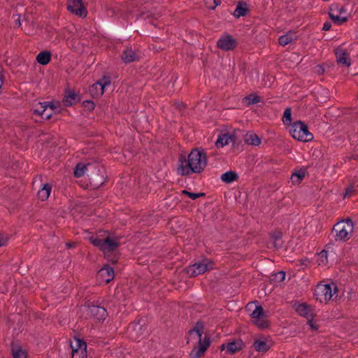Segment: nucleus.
Listing matches in <instances>:
<instances>
[{
	"label": "nucleus",
	"instance_id": "26",
	"mask_svg": "<svg viewBox=\"0 0 358 358\" xmlns=\"http://www.w3.org/2000/svg\"><path fill=\"white\" fill-rule=\"evenodd\" d=\"M238 45L237 41L231 36L225 34V50H233Z\"/></svg>",
	"mask_w": 358,
	"mask_h": 358
},
{
	"label": "nucleus",
	"instance_id": "6",
	"mask_svg": "<svg viewBox=\"0 0 358 358\" xmlns=\"http://www.w3.org/2000/svg\"><path fill=\"white\" fill-rule=\"evenodd\" d=\"M289 133L294 138L300 141L308 142L313 138V135L309 132L307 125L301 121L292 124Z\"/></svg>",
	"mask_w": 358,
	"mask_h": 358
},
{
	"label": "nucleus",
	"instance_id": "8",
	"mask_svg": "<svg viewBox=\"0 0 358 358\" xmlns=\"http://www.w3.org/2000/svg\"><path fill=\"white\" fill-rule=\"evenodd\" d=\"M212 268V262L206 259L187 266L185 268V271L189 277H195L203 274Z\"/></svg>",
	"mask_w": 358,
	"mask_h": 358
},
{
	"label": "nucleus",
	"instance_id": "45",
	"mask_svg": "<svg viewBox=\"0 0 358 358\" xmlns=\"http://www.w3.org/2000/svg\"><path fill=\"white\" fill-rule=\"evenodd\" d=\"M8 242L7 236L0 234V247L4 246Z\"/></svg>",
	"mask_w": 358,
	"mask_h": 358
},
{
	"label": "nucleus",
	"instance_id": "25",
	"mask_svg": "<svg viewBox=\"0 0 358 358\" xmlns=\"http://www.w3.org/2000/svg\"><path fill=\"white\" fill-rule=\"evenodd\" d=\"M254 348L258 352H266L269 350L271 345L267 341L256 340L253 343Z\"/></svg>",
	"mask_w": 358,
	"mask_h": 358
},
{
	"label": "nucleus",
	"instance_id": "21",
	"mask_svg": "<svg viewBox=\"0 0 358 358\" xmlns=\"http://www.w3.org/2000/svg\"><path fill=\"white\" fill-rule=\"evenodd\" d=\"M86 345H87L84 341L79 338H76L74 342L71 343V358L76 357L78 351L83 348V346Z\"/></svg>",
	"mask_w": 358,
	"mask_h": 358
},
{
	"label": "nucleus",
	"instance_id": "50",
	"mask_svg": "<svg viewBox=\"0 0 358 358\" xmlns=\"http://www.w3.org/2000/svg\"><path fill=\"white\" fill-rule=\"evenodd\" d=\"M217 45L219 48L224 49V39L222 38H220L218 40Z\"/></svg>",
	"mask_w": 358,
	"mask_h": 358
},
{
	"label": "nucleus",
	"instance_id": "49",
	"mask_svg": "<svg viewBox=\"0 0 358 358\" xmlns=\"http://www.w3.org/2000/svg\"><path fill=\"white\" fill-rule=\"evenodd\" d=\"M17 17L15 20V26L20 27L21 26V22H20V15L19 14L13 15V17Z\"/></svg>",
	"mask_w": 358,
	"mask_h": 358
},
{
	"label": "nucleus",
	"instance_id": "37",
	"mask_svg": "<svg viewBox=\"0 0 358 358\" xmlns=\"http://www.w3.org/2000/svg\"><path fill=\"white\" fill-rule=\"evenodd\" d=\"M224 134H220L216 141L215 142V146L216 147V148L217 149H220V148H222L224 147Z\"/></svg>",
	"mask_w": 358,
	"mask_h": 358
},
{
	"label": "nucleus",
	"instance_id": "14",
	"mask_svg": "<svg viewBox=\"0 0 358 358\" xmlns=\"http://www.w3.org/2000/svg\"><path fill=\"white\" fill-rule=\"evenodd\" d=\"M88 309L90 314L98 320L105 319L107 315L106 310L102 306L92 305Z\"/></svg>",
	"mask_w": 358,
	"mask_h": 358
},
{
	"label": "nucleus",
	"instance_id": "34",
	"mask_svg": "<svg viewBox=\"0 0 358 358\" xmlns=\"http://www.w3.org/2000/svg\"><path fill=\"white\" fill-rule=\"evenodd\" d=\"M292 121V111L291 108H287L285 110L283 117H282V122L285 124H289Z\"/></svg>",
	"mask_w": 358,
	"mask_h": 358
},
{
	"label": "nucleus",
	"instance_id": "22",
	"mask_svg": "<svg viewBox=\"0 0 358 358\" xmlns=\"http://www.w3.org/2000/svg\"><path fill=\"white\" fill-rule=\"evenodd\" d=\"M245 142L250 145H259L261 143V139L253 132H248L245 136Z\"/></svg>",
	"mask_w": 358,
	"mask_h": 358
},
{
	"label": "nucleus",
	"instance_id": "36",
	"mask_svg": "<svg viewBox=\"0 0 358 358\" xmlns=\"http://www.w3.org/2000/svg\"><path fill=\"white\" fill-rule=\"evenodd\" d=\"M182 194L187 195L188 197H189L192 200H195V199H198V198H199L201 196H205V194L202 193V192H200V193H193V192H189L186 191V190L182 191Z\"/></svg>",
	"mask_w": 358,
	"mask_h": 358
},
{
	"label": "nucleus",
	"instance_id": "28",
	"mask_svg": "<svg viewBox=\"0 0 358 358\" xmlns=\"http://www.w3.org/2000/svg\"><path fill=\"white\" fill-rule=\"evenodd\" d=\"M261 101V97L255 94H250L243 99V102L246 106H250Z\"/></svg>",
	"mask_w": 358,
	"mask_h": 358
},
{
	"label": "nucleus",
	"instance_id": "19",
	"mask_svg": "<svg viewBox=\"0 0 358 358\" xmlns=\"http://www.w3.org/2000/svg\"><path fill=\"white\" fill-rule=\"evenodd\" d=\"M11 353L13 358H26L27 355V352L20 345L13 343L11 344Z\"/></svg>",
	"mask_w": 358,
	"mask_h": 358
},
{
	"label": "nucleus",
	"instance_id": "2",
	"mask_svg": "<svg viewBox=\"0 0 358 358\" xmlns=\"http://www.w3.org/2000/svg\"><path fill=\"white\" fill-rule=\"evenodd\" d=\"M203 325L201 322H196L194 327L189 331L187 343L194 344L189 356L190 358H200L207 350L210 345L209 338L205 336L203 338Z\"/></svg>",
	"mask_w": 358,
	"mask_h": 358
},
{
	"label": "nucleus",
	"instance_id": "46",
	"mask_svg": "<svg viewBox=\"0 0 358 358\" xmlns=\"http://www.w3.org/2000/svg\"><path fill=\"white\" fill-rule=\"evenodd\" d=\"M281 237H282V235H281L280 232L275 233L273 235V239L275 246H276L278 241L279 240H280Z\"/></svg>",
	"mask_w": 358,
	"mask_h": 358
},
{
	"label": "nucleus",
	"instance_id": "55",
	"mask_svg": "<svg viewBox=\"0 0 358 358\" xmlns=\"http://www.w3.org/2000/svg\"><path fill=\"white\" fill-rule=\"evenodd\" d=\"M113 263L116 262L117 259H110Z\"/></svg>",
	"mask_w": 358,
	"mask_h": 358
},
{
	"label": "nucleus",
	"instance_id": "5",
	"mask_svg": "<svg viewBox=\"0 0 358 358\" xmlns=\"http://www.w3.org/2000/svg\"><path fill=\"white\" fill-rule=\"evenodd\" d=\"M354 224L350 218L337 222L333 227L332 233L336 241H346L353 232Z\"/></svg>",
	"mask_w": 358,
	"mask_h": 358
},
{
	"label": "nucleus",
	"instance_id": "9",
	"mask_svg": "<svg viewBox=\"0 0 358 358\" xmlns=\"http://www.w3.org/2000/svg\"><path fill=\"white\" fill-rule=\"evenodd\" d=\"M344 6L338 3H332L329 8V15L334 23L341 24L348 20L347 17L340 16L341 14L345 13Z\"/></svg>",
	"mask_w": 358,
	"mask_h": 358
},
{
	"label": "nucleus",
	"instance_id": "12",
	"mask_svg": "<svg viewBox=\"0 0 358 358\" xmlns=\"http://www.w3.org/2000/svg\"><path fill=\"white\" fill-rule=\"evenodd\" d=\"M96 164L78 163L75 167L74 176L76 178H80L84 176L85 175H87L89 176V173L92 172V169H96Z\"/></svg>",
	"mask_w": 358,
	"mask_h": 358
},
{
	"label": "nucleus",
	"instance_id": "53",
	"mask_svg": "<svg viewBox=\"0 0 358 358\" xmlns=\"http://www.w3.org/2000/svg\"><path fill=\"white\" fill-rule=\"evenodd\" d=\"M220 179L224 181V173L221 175Z\"/></svg>",
	"mask_w": 358,
	"mask_h": 358
},
{
	"label": "nucleus",
	"instance_id": "4",
	"mask_svg": "<svg viewBox=\"0 0 358 358\" xmlns=\"http://www.w3.org/2000/svg\"><path fill=\"white\" fill-rule=\"evenodd\" d=\"M245 310L248 312H250V315L252 322L258 328L262 329L268 328L270 322L267 320L266 314L261 306L257 305L255 302H250L247 304Z\"/></svg>",
	"mask_w": 358,
	"mask_h": 358
},
{
	"label": "nucleus",
	"instance_id": "20",
	"mask_svg": "<svg viewBox=\"0 0 358 358\" xmlns=\"http://www.w3.org/2000/svg\"><path fill=\"white\" fill-rule=\"evenodd\" d=\"M52 190V186L49 183L43 185V187L38 192V197L41 201H45L49 197Z\"/></svg>",
	"mask_w": 358,
	"mask_h": 358
},
{
	"label": "nucleus",
	"instance_id": "33",
	"mask_svg": "<svg viewBox=\"0 0 358 358\" xmlns=\"http://www.w3.org/2000/svg\"><path fill=\"white\" fill-rule=\"evenodd\" d=\"M238 178V174L233 171L225 172V183H230L237 180Z\"/></svg>",
	"mask_w": 358,
	"mask_h": 358
},
{
	"label": "nucleus",
	"instance_id": "52",
	"mask_svg": "<svg viewBox=\"0 0 358 358\" xmlns=\"http://www.w3.org/2000/svg\"><path fill=\"white\" fill-rule=\"evenodd\" d=\"M220 350H221L222 351H223V350H224V344L221 345L220 346Z\"/></svg>",
	"mask_w": 358,
	"mask_h": 358
},
{
	"label": "nucleus",
	"instance_id": "47",
	"mask_svg": "<svg viewBox=\"0 0 358 358\" xmlns=\"http://www.w3.org/2000/svg\"><path fill=\"white\" fill-rule=\"evenodd\" d=\"M84 105L90 110H92L94 108V103L90 101H85Z\"/></svg>",
	"mask_w": 358,
	"mask_h": 358
},
{
	"label": "nucleus",
	"instance_id": "40",
	"mask_svg": "<svg viewBox=\"0 0 358 358\" xmlns=\"http://www.w3.org/2000/svg\"><path fill=\"white\" fill-rule=\"evenodd\" d=\"M87 345H86V346H83V348H81L80 350L78 351L77 356H76V357H74V358H87Z\"/></svg>",
	"mask_w": 358,
	"mask_h": 358
},
{
	"label": "nucleus",
	"instance_id": "51",
	"mask_svg": "<svg viewBox=\"0 0 358 358\" xmlns=\"http://www.w3.org/2000/svg\"><path fill=\"white\" fill-rule=\"evenodd\" d=\"M331 27V24L330 22H325L323 24V30L329 31Z\"/></svg>",
	"mask_w": 358,
	"mask_h": 358
},
{
	"label": "nucleus",
	"instance_id": "1",
	"mask_svg": "<svg viewBox=\"0 0 358 358\" xmlns=\"http://www.w3.org/2000/svg\"><path fill=\"white\" fill-rule=\"evenodd\" d=\"M207 164L206 155L204 152L193 150L187 158L181 155L178 159V173L181 176H189L192 173H200Z\"/></svg>",
	"mask_w": 358,
	"mask_h": 358
},
{
	"label": "nucleus",
	"instance_id": "38",
	"mask_svg": "<svg viewBox=\"0 0 358 358\" xmlns=\"http://www.w3.org/2000/svg\"><path fill=\"white\" fill-rule=\"evenodd\" d=\"M319 257L320 259V262L319 264H323L326 265L327 264V251L322 250L319 254Z\"/></svg>",
	"mask_w": 358,
	"mask_h": 358
},
{
	"label": "nucleus",
	"instance_id": "29",
	"mask_svg": "<svg viewBox=\"0 0 358 358\" xmlns=\"http://www.w3.org/2000/svg\"><path fill=\"white\" fill-rule=\"evenodd\" d=\"M243 344L242 341H241L229 343L227 345V352L231 354H234L236 352L241 350L243 348Z\"/></svg>",
	"mask_w": 358,
	"mask_h": 358
},
{
	"label": "nucleus",
	"instance_id": "15",
	"mask_svg": "<svg viewBox=\"0 0 358 358\" xmlns=\"http://www.w3.org/2000/svg\"><path fill=\"white\" fill-rule=\"evenodd\" d=\"M296 311L301 316L307 318L310 322L314 317V310L312 307L305 304H299L296 308Z\"/></svg>",
	"mask_w": 358,
	"mask_h": 358
},
{
	"label": "nucleus",
	"instance_id": "44",
	"mask_svg": "<svg viewBox=\"0 0 358 358\" xmlns=\"http://www.w3.org/2000/svg\"><path fill=\"white\" fill-rule=\"evenodd\" d=\"M205 3L208 8L214 9L219 3L217 0H206Z\"/></svg>",
	"mask_w": 358,
	"mask_h": 358
},
{
	"label": "nucleus",
	"instance_id": "16",
	"mask_svg": "<svg viewBox=\"0 0 358 358\" xmlns=\"http://www.w3.org/2000/svg\"><path fill=\"white\" fill-rule=\"evenodd\" d=\"M140 57L141 55L138 52L129 48H126L122 54V59L126 64L138 60Z\"/></svg>",
	"mask_w": 358,
	"mask_h": 358
},
{
	"label": "nucleus",
	"instance_id": "42",
	"mask_svg": "<svg viewBox=\"0 0 358 358\" xmlns=\"http://www.w3.org/2000/svg\"><path fill=\"white\" fill-rule=\"evenodd\" d=\"M355 192V186L353 185H350L349 187H347V189L345 190V192L344 194V198L346 196H348V197L351 196L354 194Z\"/></svg>",
	"mask_w": 358,
	"mask_h": 358
},
{
	"label": "nucleus",
	"instance_id": "48",
	"mask_svg": "<svg viewBox=\"0 0 358 358\" xmlns=\"http://www.w3.org/2000/svg\"><path fill=\"white\" fill-rule=\"evenodd\" d=\"M315 72L319 75H321L324 72V69L322 66H317L315 68Z\"/></svg>",
	"mask_w": 358,
	"mask_h": 358
},
{
	"label": "nucleus",
	"instance_id": "35",
	"mask_svg": "<svg viewBox=\"0 0 358 358\" xmlns=\"http://www.w3.org/2000/svg\"><path fill=\"white\" fill-rule=\"evenodd\" d=\"M236 142V137L234 134L225 133V145L231 143L232 145L234 146Z\"/></svg>",
	"mask_w": 358,
	"mask_h": 358
},
{
	"label": "nucleus",
	"instance_id": "3",
	"mask_svg": "<svg viewBox=\"0 0 358 358\" xmlns=\"http://www.w3.org/2000/svg\"><path fill=\"white\" fill-rule=\"evenodd\" d=\"M90 241L94 246L99 248L108 259L110 257L109 253L114 252L120 245L117 238L109 236H92L90 238Z\"/></svg>",
	"mask_w": 358,
	"mask_h": 358
},
{
	"label": "nucleus",
	"instance_id": "30",
	"mask_svg": "<svg viewBox=\"0 0 358 358\" xmlns=\"http://www.w3.org/2000/svg\"><path fill=\"white\" fill-rule=\"evenodd\" d=\"M48 102H37L33 104L32 110L35 114L42 117L43 112L46 110L45 106Z\"/></svg>",
	"mask_w": 358,
	"mask_h": 358
},
{
	"label": "nucleus",
	"instance_id": "31",
	"mask_svg": "<svg viewBox=\"0 0 358 358\" xmlns=\"http://www.w3.org/2000/svg\"><path fill=\"white\" fill-rule=\"evenodd\" d=\"M304 177H305V171L303 170H299V171L292 173L290 179L293 184L298 185L301 182V180H303V178Z\"/></svg>",
	"mask_w": 358,
	"mask_h": 358
},
{
	"label": "nucleus",
	"instance_id": "17",
	"mask_svg": "<svg viewBox=\"0 0 358 358\" xmlns=\"http://www.w3.org/2000/svg\"><path fill=\"white\" fill-rule=\"evenodd\" d=\"M98 277L107 284L113 279L114 271L112 268L106 266L98 271Z\"/></svg>",
	"mask_w": 358,
	"mask_h": 358
},
{
	"label": "nucleus",
	"instance_id": "56",
	"mask_svg": "<svg viewBox=\"0 0 358 358\" xmlns=\"http://www.w3.org/2000/svg\"><path fill=\"white\" fill-rule=\"evenodd\" d=\"M239 284H240V282H238L236 283V287H238L239 286Z\"/></svg>",
	"mask_w": 358,
	"mask_h": 358
},
{
	"label": "nucleus",
	"instance_id": "27",
	"mask_svg": "<svg viewBox=\"0 0 358 358\" xmlns=\"http://www.w3.org/2000/svg\"><path fill=\"white\" fill-rule=\"evenodd\" d=\"M51 55L49 52L43 51L40 52L37 57L36 60L37 62L42 64V65H46L49 63L50 61Z\"/></svg>",
	"mask_w": 358,
	"mask_h": 358
},
{
	"label": "nucleus",
	"instance_id": "23",
	"mask_svg": "<svg viewBox=\"0 0 358 358\" xmlns=\"http://www.w3.org/2000/svg\"><path fill=\"white\" fill-rule=\"evenodd\" d=\"M78 101V96L73 92L69 91L66 92L63 102L65 106H71L76 103Z\"/></svg>",
	"mask_w": 358,
	"mask_h": 358
},
{
	"label": "nucleus",
	"instance_id": "32",
	"mask_svg": "<svg viewBox=\"0 0 358 358\" xmlns=\"http://www.w3.org/2000/svg\"><path fill=\"white\" fill-rule=\"evenodd\" d=\"M142 325L139 323H134L129 326V330H133L135 332V336L139 338L143 335L142 332Z\"/></svg>",
	"mask_w": 358,
	"mask_h": 358
},
{
	"label": "nucleus",
	"instance_id": "13",
	"mask_svg": "<svg viewBox=\"0 0 358 358\" xmlns=\"http://www.w3.org/2000/svg\"><path fill=\"white\" fill-rule=\"evenodd\" d=\"M335 55L336 62L338 64L344 65L346 66H350V59L348 53L343 48H337L335 50Z\"/></svg>",
	"mask_w": 358,
	"mask_h": 358
},
{
	"label": "nucleus",
	"instance_id": "11",
	"mask_svg": "<svg viewBox=\"0 0 358 358\" xmlns=\"http://www.w3.org/2000/svg\"><path fill=\"white\" fill-rule=\"evenodd\" d=\"M67 8L71 13L80 17H86L87 13L84 7L83 0H69Z\"/></svg>",
	"mask_w": 358,
	"mask_h": 358
},
{
	"label": "nucleus",
	"instance_id": "10",
	"mask_svg": "<svg viewBox=\"0 0 358 358\" xmlns=\"http://www.w3.org/2000/svg\"><path fill=\"white\" fill-rule=\"evenodd\" d=\"M109 85H110V78L103 77L101 80L91 86L90 89V94L94 97H99L103 94L105 89Z\"/></svg>",
	"mask_w": 358,
	"mask_h": 358
},
{
	"label": "nucleus",
	"instance_id": "43",
	"mask_svg": "<svg viewBox=\"0 0 358 358\" xmlns=\"http://www.w3.org/2000/svg\"><path fill=\"white\" fill-rule=\"evenodd\" d=\"M275 278L279 282L284 281L285 279V273L284 271L276 273L275 274Z\"/></svg>",
	"mask_w": 358,
	"mask_h": 358
},
{
	"label": "nucleus",
	"instance_id": "7",
	"mask_svg": "<svg viewBox=\"0 0 358 358\" xmlns=\"http://www.w3.org/2000/svg\"><path fill=\"white\" fill-rule=\"evenodd\" d=\"M337 292V287L334 285H317L315 289V296L316 300L320 303H327L331 299L334 294Z\"/></svg>",
	"mask_w": 358,
	"mask_h": 358
},
{
	"label": "nucleus",
	"instance_id": "54",
	"mask_svg": "<svg viewBox=\"0 0 358 358\" xmlns=\"http://www.w3.org/2000/svg\"><path fill=\"white\" fill-rule=\"evenodd\" d=\"M66 246H67L68 248H71V247H72V245H71V244H70V243H66Z\"/></svg>",
	"mask_w": 358,
	"mask_h": 358
},
{
	"label": "nucleus",
	"instance_id": "18",
	"mask_svg": "<svg viewBox=\"0 0 358 358\" xmlns=\"http://www.w3.org/2000/svg\"><path fill=\"white\" fill-rule=\"evenodd\" d=\"M298 36L294 31H289L285 35L281 36L278 39V43L282 46H285L293 41L297 40Z\"/></svg>",
	"mask_w": 358,
	"mask_h": 358
},
{
	"label": "nucleus",
	"instance_id": "24",
	"mask_svg": "<svg viewBox=\"0 0 358 358\" xmlns=\"http://www.w3.org/2000/svg\"><path fill=\"white\" fill-rule=\"evenodd\" d=\"M248 11V8L247 4L243 2H240L234 10L233 15L236 17H240L241 16H245Z\"/></svg>",
	"mask_w": 358,
	"mask_h": 358
},
{
	"label": "nucleus",
	"instance_id": "39",
	"mask_svg": "<svg viewBox=\"0 0 358 358\" xmlns=\"http://www.w3.org/2000/svg\"><path fill=\"white\" fill-rule=\"evenodd\" d=\"M45 109L46 110L43 113L42 117L46 120H49L55 113L48 108V103L46 104Z\"/></svg>",
	"mask_w": 358,
	"mask_h": 358
},
{
	"label": "nucleus",
	"instance_id": "41",
	"mask_svg": "<svg viewBox=\"0 0 358 358\" xmlns=\"http://www.w3.org/2000/svg\"><path fill=\"white\" fill-rule=\"evenodd\" d=\"M48 108L54 113H59L58 108L59 103L58 102H49L48 103Z\"/></svg>",
	"mask_w": 358,
	"mask_h": 358
}]
</instances>
